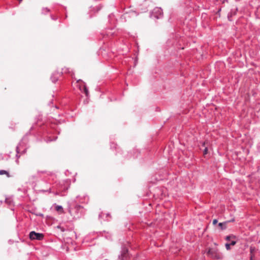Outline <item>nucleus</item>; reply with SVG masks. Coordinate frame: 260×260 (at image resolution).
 Wrapping results in <instances>:
<instances>
[{"label":"nucleus","instance_id":"f257e3e1","mask_svg":"<svg viewBox=\"0 0 260 260\" xmlns=\"http://www.w3.org/2000/svg\"><path fill=\"white\" fill-rule=\"evenodd\" d=\"M207 255L214 259H220L221 255L218 252L217 248H210L208 252Z\"/></svg>","mask_w":260,"mask_h":260},{"label":"nucleus","instance_id":"f03ea898","mask_svg":"<svg viewBox=\"0 0 260 260\" xmlns=\"http://www.w3.org/2000/svg\"><path fill=\"white\" fill-rule=\"evenodd\" d=\"M29 238L31 240H42L44 238V235L43 234L36 233L34 231H32L29 233Z\"/></svg>","mask_w":260,"mask_h":260},{"label":"nucleus","instance_id":"7ed1b4c3","mask_svg":"<svg viewBox=\"0 0 260 260\" xmlns=\"http://www.w3.org/2000/svg\"><path fill=\"white\" fill-rule=\"evenodd\" d=\"M234 221V219H232V220L228 221H226L224 222H220L218 224V226H219V228H220L221 230H224L226 228V225L228 222H229L231 221Z\"/></svg>","mask_w":260,"mask_h":260},{"label":"nucleus","instance_id":"20e7f679","mask_svg":"<svg viewBox=\"0 0 260 260\" xmlns=\"http://www.w3.org/2000/svg\"><path fill=\"white\" fill-rule=\"evenodd\" d=\"M236 239H237V237L233 235L228 236L225 238V240H227V241H229L231 239H232V240H236Z\"/></svg>","mask_w":260,"mask_h":260},{"label":"nucleus","instance_id":"39448f33","mask_svg":"<svg viewBox=\"0 0 260 260\" xmlns=\"http://www.w3.org/2000/svg\"><path fill=\"white\" fill-rule=\"evenodd\" d=\"M0 175H6L8 177H10V175L8 172L5 171V170H0Z\"/></svg>","mask_w":260,"mask_h":260},{"label":"nucleus","instance_id":"423d86ee","mask_svg":"<svg viewBox=\"0 0 260 260\" xmlns=\"http://www.w3.org/2000/svg\"><path fill=\"white\" fill-rule=\"evenodd\" d=\"M55 209H56V210L57 212H60V213H63V208H62V207L61 206H56Z\"/></svg>","mask_w":260,"mask_h":260},{"label":"nucleus","instance_id":"0eeeda50","mask_svg":"<svg viewBox=\"0 0 260 260\" xmlns=\"http://www.w3.org/2000/svg\"><path fill=\"white\" fill-rule=\"evenodd\" d=\"M203 146H204V147H205V149H204V152H203V153H204V155H206V154H207V153H208V148H207V147L206 146V143H205V142H204V143L203 144Z\"/></svg>","mask_w":260,"mask_h":260},{"label":"nucleus","instance_id":"6e6552de","mask_svg":"<svg viewBox=\"0 0 260 260\" xmlns=\"http://www.w3.org/2000/svg\"><path fill=\"white\" fill-rule=\"evenodd\" d=\"M254 251H255V248L254 247H250V254H254Z\"/></svg>","mask_w":260,"mask_h":260},{"label":"nucleus","instance_id":"1a4fd4ad","mask_svg":"<svg viewBox=\"0 0 260 260\" xmlns=\"http://www.w3.org/2000/svg\"><path fill=\"white\" fill-rule=\"evenodd\" d=\"M236 241L235 240H232V242H231V243H230V244L231 245L234 246L236 244Z\"/></svg>","mask_w":260,"mask_h":260},{"label":"nucleus","instance_id":"9d476101","mask_svg":"<svg viewBox=\"0 0 260 260\" xmlns=\"http://www.w3.org/2000/svg\"><path fill=\"white\" fill-rule=\"evenodd\" d=\"M231 245L229 243L225 244V247L227 250H230L231 249L230 248Z\"/></svg>","mask_w":260,"mask_h":260},{"label":"nucleus","instance_id":"9b49d317","mask_svg":"<svg viewBox=\"0 0 260 260\" xmlns=\"http://www.w3.org/2000/svg\"><path fill=\"white\" fill-rule=\"evenodd\" d=\"M84 91L85 93L86 94V95H87V94H88V90H87V88L85 86L84 87Z\"/></svg>","mask_w":260,"mask_h":260},{"label":"nucleus","instance_id":"f8f14e48","mask_svg":"<svg viewBox=\"0 0 260 260\" xmlns=\"http://www.w3.org/2000/svg\"><path fill=\"white\" fill-rule=\"evenodd\" d=\"M250 260H255L254 259V254H250Z\"/></svg>","mask_w":260,"mask_h":260},{"label":"nucleus","instance_id":"ddd939ff","mask_svg":"<svg viewBox=\"0 0 260 260\" xmlns=\"http://www.w3.org/2000/svg\"><path fill=\"white\" fill-rule=\"evenodd\" d=\"M218 221L217 219H215L213 221V224L215 225L217 223Z\"/></svg>","mask_w":260,"mask_h":260},{"label":"nucleus","instance_id":"4468645a","mask_svg":"<svg viewBox=\"0 0 260 260\" xmlns=\"http://www.w3.org/2000/svg\"><path fill=\"white\" fill-rule=\"evenodd\" d=\"M18 1H19V2H21V1H22V0H18Z\"/></svg>","mask_w":260,"mask_h":260}]
</instances>
